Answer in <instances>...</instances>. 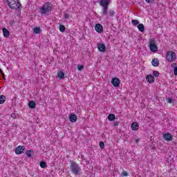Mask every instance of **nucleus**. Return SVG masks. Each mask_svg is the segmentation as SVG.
Masks as SVG:
<instances>
[{
  "label": "nucleus",
  "instance_id": "obj_3",
  "mask_svg": "<svg viewBox=\"0 0 177 177\" xmlns=\"http://www.w3.org/2000/svg\"><path fill=\"white\" fill-rule=\"evenodd\" d=\"M71 171L74 175H78L81 172V167L75 161L71 160Z\"/></svg>",
  "mask_w": 177,
  "mask_h": 177
},
{
  "label": "nucleus",
  "instance_id": "obj_34",
  "mask_svg": "<svg viewBox=\"0 0 177 177\" xmlns=\"http://www.w3.org/2000/svg\"><path fill=\"white\" fill-rule=\"evenodd\" d=\"M82 68H84V66H82V65L77 66V69L79 70V71H81V70H82Z\"/></svg>",
  "mask_w": 177,
  "mask_h": 177
},
{
  "label": "nucleus",
  "instance_id": "obj_36",
  "mask_svg": "<svg viewBox=\"0 0 177 177\" xmlns=\"http://www.w3.org/2000/svg\"><path fill=\"white\" fill-rule=\"evenodd\" d=\"M172 98H168L167 99V103H172Z\"/></svg>",
  "mask_w": 177,
  "mask_h": 177
},
{
  "label": "nucleus",
  "instance_id": "obj_32",
  "mask_svg": "<svg viewBox=\"0 0 177 177\" xmlns=\"http://www.w3.org/2000/svg\"><path fill=\"white\" fill-rule=\"evenodd\" d=\"M145 2L147 3H153V2H154V0H145Z\"/></svg>",
  "mask_w": 177,
  "mask_h": 177
},
{
  "label": "nucleus",
  "instance_id": "obj_2",
  "mask_svg": "<svg viewBox=\"0 0 177 177\" xmlns=\"http://www.w3.org/2000/svg\"><path fill=\"white\" fill-rule=\"evenodd\" d=\"M6 2L10 9L16 10L21 7V3L19 2V0H6Z\"/></svg>",
  "mask_w": 177,
  "mask_h": 177
},
{
  "label": "nucleus",
  "instance_id": "obj_20",
  "mask_svg": "<svg viewBox=\"0 0 177 177\" xmlns=\"http://www.w3.org/2000/svg\"><path fill=\"white\" fill-rule=\"evenodd\" d=\"M26 154L27 157H31V156H33L34 154V151L32 149L28 150L26 151Z\"/></svg>",
  "mask_w": 177,
  "mask_h": 177
},
{
  "label": "nucleus",
  "instance_id": "obj_25",
  "mask_svg": "<svg viewBox=\"0 0 177 177\" xmlns=\"http://www.w3.org/2000/svg\"><path fill=\"white\" fill-rule=\"evenodd\" d=\"M59 30L61 32H64L66 31V27L64 25H59Z\"/></svg>",
  "mask_w": 177,
  "mask_h": 177
},
{
  "label": "nucleus",
  "instance_id": "obj_14",
  "mask_svg": "<svg viewBox=\"0 0 177 177\" xmlns=\"http://www.w3.org/2000/svg\"><path fill=\"white\" fill-rule=\"evenodd\" d=\"M131 128L132 131H138V129H139V124L136 122H134L131 124Z\"/></svg>",
  "mask_w": 177,
  "mask_h": 177
},
{
  "label": "nucleus",
  "instance_id": "obj_8",
  "mask_svg": "<svg viewBox=\"0 0 177 177\" xmlns=\"http://www.w3.org/2000/svg\"><path fill=\"white\" fill-rule=\"evenodd\" d=\"M95 31L100 34L103 32V26H102L100 24H97L95 26Z\"/></svg>",
  "mask_w": 177,
  "mask_h": 177
},
{
  "label": "nucleus",
  "instance_id": "obj_38",
  "mask_svg": "<svg viewBox=\"0 0 177 177\" xmlns=\"http://www.w3.org/2000/svg\"><path fill=\"white\" fill-rule=\"evenodd\" d=\"M1 75L3 78V80H6V78L5 77V73H3V72H1Z\"/></svg>",
  "mask_w": 177,
  "mask_h": 177
},
{
  "label": "nucleus",
  "instance_id": "obj_6",
  "mask_svg": "<svg viewBox=\"0 0 177 177\" xmlns=\"http://www.w3.org/2000/svg\"><path fill=\"white\" fill-rule=\"evenodd\" d=\"M26 150V147L19 145L15 149V154H23Z\"/></svg>",
  "mask_w": 177,
  "mask_h": 177
},
{
  "label": "nucleus",
  "instance_id": "obj_27",
  "mask_svg": "<svg viewBox=\"0 0 177 177\" xmlns=\"http://www.w3.org/2000/svg\"><path fill=\"white\" fill-rule=\"evenodd\" d=\"M153 77H159L160 76V73L157 71H153Z\"/></svg>",
  "mask_w": 177,
  "mask_h": 177
},
{
  "label": "nucleus",
  "instance_id": "obj_30",
  "mask_svg": "<svg viewBox=\"0 0 177 177\" xmlns=\"http://www.w3.org/2000/svg\"><path fill=\"white\" fill-rule=\"evenodd\" d=\"M109 15L110 16L113 17L114 16V15H115V12H114V10H111L109 11Z\"/></svg>",
  "mask_w": 177,
  "mask_h": 177
},
{
  "label": "nucleus",
  "instance_id": "obj_17",
  "mask_svg": "<svg viewBox=\"0 0 177 177\" xmlns=\"http://www.w3.org/2000/svg\"><path fill=\"white\" fill-rule=\"evenodd\" d=\"M137 28L138 30L140 31V32H143V31H145V26L143 25V24H138Z\"/></svg>",
  "mask_w": 177,
  "mask_h": 177
},
{
  "label": "nucleus",
  "instance_id": "obj_19",
  "mask_svg": "<svg viewBox=\"0 0 177 177\" xmlns=\"http://www.w3.org/2000/svg\"><path fill=\"white\" fill-rule=\"evenodd\" d=\"M57 77L58 78H59V80H63V78H64V71L58 72Z\"/></svg>",
  "mask_w": 177,
  "mask_h": 177
},
{
  "label": "nucleus",
  "instance_id": "obj_21",
  "mask_svg": "<svg viewBox=\"0 0 177 177\" xmlns=\"http://www.w3.org/2000/svg\"><path fill=\"white\" fill-rule=\"evenodd\" d=\"M6 100V97L5 95H0V104H3Z\"/></svg>",
  "mask_w": 177,
  "mask_h": 177
},
{
  "label": "nucleus",
  "instance_id": "obj_40",
  "mask_svg": "<svg viewBox=\"0 0 177 177\" xmlns=\"http://www.w3.org/2000/svg\"><path fill=\"white\" fill-rule=\"evenodd\" d=\"M118 125V123H115V124H114V126H115V127H117Z\"/></svg>",
  "mask_w": 177,
  "mask_h": 177
},
{
  "label": "nucleus",
  "instance_id": "obj_7",
  "mask_svg": "<svg viewBox=\"0 0 177 177\" xmlns=\"http://www.w3.org/2000/svg\"><path fill=\"white\" fill-rule=\"evenodd\" d=\"M111 84L117 88L118 86H120V80L117 77H113L111 80Z\"/></svg>",
  "mask_w": 177,
  "mask_h": 177
},
{
  "label": "nucleus",
  "instance_id": "obj_16",
  "mask_svg": "<svg viewBox=\"0 0 177 177\" xmlns=\"http://www.w3.org/2000/svg\"><path fill=\"white\" fill-rule=\"evenodd\" d=\"M77 115L75 114H71L69 116V120L71 122H77Z\"/></svg>",
  "mask_w": 177,
  "mask_h": 177
},
{
  "label": "nucleus",
  "instance_id": "obj_18",
  "mask_svg": "<svg viewBox=\"0 0 177 177\" xmlns=\"http://www.w3.org/2000/svg\"><path fill=\"white\" fill-rule=\"evenodd\" d=\"M35 106H37V104H35V102L34 101L29 102L28 106L30 107V109H35Z\"/></svg>",
  "mask_w": 177,
  "mask_h": 177
},
{
  "label": "nucleus",
  "instance_id": "obj_13",
  "mask_svg": "<svg viewBox=\"0 0 177 177\" xmlns=\"http://www.w3.org/2000/svg\"><path fill=\"white\" fill-rule=\"evenodd\" d=\"M151 64L153 67H158V66H160V61L157 58H153L152 59Z\"/></svg>",
  "mask_w": 177,
  "mask_h": 177
},
{
  "label": "nucleus",
  "instance_id": "obj_12",
  "mask_svg": "<svg viewBox=\"0 0 177 177\" xmlns=\"http://www.w3.org/2000/svg\"><path fill=\"white\" fill-rule=\"evenodd\" d=\"M97 48L100 52H106V45H104V44H98Z\"/></svg>",
  "mask_w": 177,
  "mask_h": 177
},
{
  "label": "nucleus",
  "instance_id": "obj_5",
  "mask_svg": "<svg viewBox=\"0 0 177 177\" xmlns=\"http://www.w3.org/2000/svg\"><path fill=\"white\" fill-rule=\"evenodd\" d=\"M149 49L151 52H157L158 50V47L156 45V40L153 39L149 40Z\"/></svg>",
  "mask_w": 177,
  "mask_h": 177
},
{
  "label": "nucleus",
  "instance_id": "obj_29",
  "mask_svg": "<svg viewBox=\"0 0 177 177\" xmlns=\"http://www.w3.org/2000/svg\"><path fill=\"white\" fill-rule=\"evenodd\" d=\"M100 147L102 149H104V142H103L102 141H101V142H100Z\"/></svg>",
  "mask_w": 177,
  "mask_h": 177
},
{
  "label": "nucleus",
  "instance_id": "obj_28",
  "mask_svg": "<svg viewBox=\"0 0 177 177\" xmlns=\"http://www.w3.org/2000/svg\"><path fill=\"white\" fill-rule=\"evenodd\" d=\"M40 167L41 168H46V162L42 161L40 162Z\"/></svg>",
  "mask_w": 177,
  "mask_h": 177
},
{
  "label": "nucleus",
  "instance_id": "obj_11",
  "mask_svg": "<svg viewBox=\"0 0 177 177\" xmlns=\"http://www.w3.org/2000/svg\"><path fill=\"white\" fill-rule=\"evenodd\" d=\"M110 1L111 0H100V5L101 6H109L110 5Z\"/></svg>",
  "mask_w": 177,
  "mask_h": 177
},
{
  "label": "nucleus",
  "instance_id": "obj_41",
  "mask_svg": "<svg viewBox=\"0 0 177 177\" xmlns=\"http://www.w3.org/2000/svg\"><path fill=\"white\" fill-rule=\"evenodd\" d=\"M0 73H1V74H2V69H0Z\"/></svg>",
  "mask_w": 177,
  "mask_h": 177
},
{
  "label": "nucleus",
  "instance_id": "obj_23",
  "mask_svg": "<svg viewBox=\"0 0 177 177\" xmlns=\"http://www.w3.org/2000/svg\"><path fill=\"white\" fill-rule=\"evenodd\" d=\"M102 7H103L102 15H103V16H106V15H107V8L109 7V6H102Z\"/></svg>",
  "mask_w": 177,
  "mask_h": 177
},
{
  "label": "nucleus",
  "instance_id": "obj_4",
  "mask_svg": "<svg viewBox=\"0 0 177 177\" xmlns=\"http://www.w3.org/2000/svg\"><path fill=\"white\" fill-rule=\"evenodd\" d=\"M166 60L168 63L176 62V53L174 51H167L166 53Z\"/></svg>",
  "mask_w": 177,
  "mask_h": 177
},
{
  "label": "nucleus",
  "instance_id": "obj_39",
  "mask_svg": "<svg viewBox=\"0 0 177 177\" xmlns=\"http://www.w3.org/2000/svg\"><path fill=\"white\" fill-rule=\"evenodd\" d=\"M135 142H136V143H138L139 142V139L138 138L136 139Z\"/></svg>",
  "mask_w": 177,
  "mask_h": 177
},
{
  "label": "nucleus",
  "instance_id": "obj_33",
  "mask_svg": "<svg viewBox=\"0 0 177 177\" xmlns=\"http://www.w3.org/2000/svg\"><path fill=\"white\" fill-rule=\"evenodd\" d=\"M128 176V172L127 171H123L122 173V176Z\"/></svg>",
  "mask_w": 177,
  "mask_h": 177
},
{
  "label": "nucleus",
  "instance_id": "obj_22",
  "mask_svg": "<svg viewBox=\"0 0 177 177\" xmlns=\"http://www.w3.org/2000/svg\"><path fill=\"white\" fill-rule=\"evenodd\" d=\"M108 120L109 121H114L115 120V115L114 114H109L108 115Z\"/></svg>",
  "mask_w": 177,
  "mask_h": 177
},
{
  "label": "nucleus",
  "instance_id": "obj_15",
  "mask_svg": "<svg viewBox=\"0 0 177 177\" xmlns=\"http://www.w3.org/2000/svg\"><path fill=\"white\" fill-rule=\"evenodd\" d=\"M3 35L5 38H8L10 35V32H9L6 28H3Z\"/></svg>",
  "mask_w": 177,
  "mask_h": 177
},
{
  "label": "nucleus",
  "instance_id": "obj_31",
  "mask_svg": "<svg viewBox=\"0 0 177 177\" xmlns=\"http://www.w3.org/2000/svg\"><path fill=\"white\" fill-rule=\"evenodd\" d=\"M171 68H174V70H175V68H177L176 63H172Z\"/></svg>",
  "mask_w": 177,
  "mask_h": 177
},
{
  "label": "nucleus",
  "instance_id": "obj_24",
  "mask_svg": "<svg viewBox=\"0 0 177 177\" xmlns=\"http://www.w3.org/2000/svg\"><path fill=\"white\" fill-rule=\"evenodd\" d=\"M41 31V28H39V27H36L33 30V32H35V34H40Z\"/></svg>",
  "mask_w": 177,
  "mask_h": 177
},
{
  "label": "nucleus",
  "instance_id": "obj_9",
  "mask_svg": "<svg viewBox=\"0 0 177 177\" xmlns=\"http://www.w3.org/2000/svg\"><path fill=\"white\" fill-rule=\"evenodd\" d=\"M155 80L156 79L154 78V76H153L152 75H148L146 77V81L149 82V84H153V82H154Z\"/></svg>",
  "mask_w": 177,
  "mask_h": 177
},
{
  "label": "nucleus",
  "instance_id": "obj_10",
  "mask_svg": "<svg viewBox=\"0 0 177 177\" xmlns=\"http://www.w3.org/2000/svg\"><path fill=\"white\" fill-rule=\"evenodd\" d=\"M163 138L165 140H167V142H169L172 139V135H171V133H167L163 135Z\"/></svg>",
  "mask_w": 177,
  "mask_h": 177
},
{
  "label": "nucleus",
  "instance_id": "obj_35",
  "mask_svg": "<svg viewBox=\"0 0 177 177\" xmlns=\"http://www.w3.org/2000/svg\"><path fill=\"white\" fill-rule=\"evenodd\" d=\"M64 19H68V17H70V15L64 14Z\"/></svg>",
  "mask_w": 177,
  "mask_h": 177
},
{
  "label": "nucleus",
  "instance_id": "obj_1",
  "mask_svg": "<svg viewBox=\"0 0 177 177\" xmlns=\"http://www.w3.org/2000/svg\"><path fill=\"white\" fill-rule=\"evenodd\" d=\"M50 12H52V3L47 2L40 8L39 13L44 15H48Z\"/></svg>",
  "mask_w": 177,
  "mask_h": 177
},
{
  "label": "nucleus",
  "instance_id": "obj_26",
  "mask_svg": "<svg viewBox=\"0 0 177 177\" xmlns=\"http://www.w3.org/2000/svg\"><path fill=\"white\" fill-rule=\"evenodd\" d=\"M131 24H133V26H138V24H139V21L136 19H133L131 21Z\"/></svg>",
  "mask_w": 177,
  "mask_h": 177
},
{
  "label": "nucleus",
  "instance_id": "obj_37",
  "mask_svg": "<svg viewBox=\"0 0 177 177\" xmlns=\"http://www.w3.org/2000/svg\"><path fill=\"white\" fill-rule=\"evenodd\" d=\"M174 75H177V68H175V69H174Z\"/></svg>",
  "mask_w": 177,
  "mask_h": 177
}]
</instances>
